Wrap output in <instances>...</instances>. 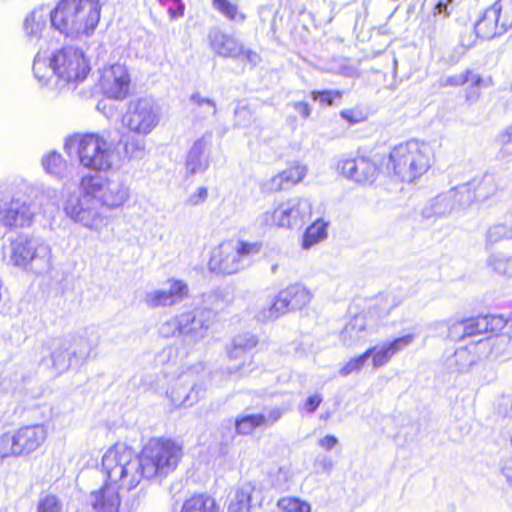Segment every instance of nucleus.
Segmentation results:
<instances>
[{
	"label": "nucleus",
	"instance_id": "9b49d317",
	"mask_svg": "<svg viewBox=\"0 0 512 512\" xmlns=\"http://www.w3.org/2000/svg\"><path fill=\"white\" fill-rule=\"evenodd\" d=\"M182 318V344L192 349L202 342L208 335V331L215 321L216 313L213 309L196 307L181 312Z\"/></svg>",
	"mask_w": 512,
	"mask_h": 512
},
{
	"label": "nucleus",
	"instance_id": "8fccbe9b",
	"mask_svg": "<svg viewBox=\"0 0 512 512\" xmlns=\"http://www.w3.org/2000/svg\"><path fill=\"white\" fill-rule=\"evenodd\" d=\"M368 356L366 352L362 353L357 357H353L349 359L342 367L339 369V375L342 377H347L348 375L359 372L364 367L365 363L368 360Z\"/></svg>",
	"mask_w": 512,
	"mask_h": 512
},
{
	"label": "nucleus",
	"instance_id": "2eb2a0df",
	"mask_svg": "<svg viewBox=\"0 0 512 512\" xmlns=\"http://www.w3.org/2000/svg\"><path fill=\"white\" fill-rule=\"evenodd\" d=\"M337 169L343 176L359 184L373 183L379 172L376 162L365 155L341 160L338 163Z\"/></svg>",
	"mask_w": 512,
	"mask_h": 512
},
{
	"label": "nucleus",
	"instance_id": "b1692460",
	"mask_svg": "<svg viewBox=\"0 0 512 512\" xmlns=\"http://www.w3.org/2000/svg\"><path fill=\"white\" fill-rule=\"evenodd\" d=\"M88 502L92 512H119L121 504L118 489L107 482L89 494Z\"/></svg>",
	"mask_w": 512,
	"mask_h": 512
},
{
	"label": "nucleus",
	"instance_id": "09e8293b",
	"mask_svg": "<svg viewBox=\"0 0 512 512\" xmlns=\"http://www.w3.org/2000/svg\"><path fill=\"white\" fill-rule=\"evenodd\" d=\"M190 101L198 107V113H203L205 116H215L217 107L215 102L210 98H205L199 93H194L190 97Z\"/></svg>",
	"mask_w": 512,
	"mask_h": 512
},
{
	"label": "nucleus",
	"instance_id": "338daca9",
	"mask_svg": "<svg viewBox=\"0 0 512 512\" xmlns=\"http://www.w3.org/2000/svg\"><path fill=\"white\" fill-rule=\"evenodd\" d=\"M337 443L338 439L333 435H326L318 441V444L326 450H332Z\"/></svg>",
	"mask_w": 512,
	"mask_h": 512
},
{
	"label": "nucleus",
	"instance_id": "423d86ee",
	"mask_svg": "<svg viewBox=\"0 0 512 512\" xmlns=\"http://www.w3.org/2000/svg\"><path fill=\"white\" fill-rule=\"evenodd\" d=\"M102 5L99 0H60L54 8L55 30L58 32H93Z\"/></svg>",
	"mask_w": 512,
	"mask_h": 512
},
{
	"label": "nucleus",
	"instance_id": "c756f323",
	"mask_svg": "<svg viewBox=\"0 0 512 512\" xmlns=\"http://www.w3.org/2000/svg\"><path fill=\"white\" fill-rule=\"evenodd\" d=\"M402 299L391 293L379 294L376 296L368 308L370 318H383L389 315L392 309L399 306Z\"/></svg>",
	"mask_w": 512,
	"mask_h": 512
},
{
	"label": "nucleus",
	"instance_id": "473e14b6",
	"mask_svg": "<svg viewBox=\"0 0 512 512\" xmlns=\"http://www.w3.org/2000/svg\"><path fill=\"white\" fill-rule=\"evenodd\" d=\"M288 312L289 310L287 308V303H285L282 295L279 292L272 299L268 307H264L257 313L256 318L261 322L274 321Z\"/></svg>",
	"mask_w": 512,
	"mask_h": 512
},
{
	"label": "nucleus",
	"instance_id": "39448f33",
	"mask_svg": "<svg viewBox=\"0 0 512 512\" xmlns=\"http://www.w3.org/2000/svg\"><path fill=\"white\" fill-rule=\"evenodd\" d=\"M432 159V149L427 143L409 140L392 148L388 168L399 180L411 183L430 169Z\"/></svg>",
	"mask_w": 512,
	"mask_h": 512
},
{
	"label": "nucleus",
	"instance_id": "ddd939ff",
	"mask_svg": "<svg viewBox=\"0 0 512 512\" xmlns=\"http://www.w3.org/2000/svg\"><path fill=\"white\" fill-rule=\"evenodd\" d=\"M492 340L490 338L480 339L465 347H460L445 359V367L452 373H467L475 366L490 349Z\"/></svg>",
	"mask_w": 512,
	"mask_h": 512
},
{
	"label": "nucleus",
	"instance_id": "c03bdc74",
	"mask_svg": "<svg viewBox=\"0 0 512 512\" xmlns=\"http://www.w3.org/2000/svg\"><path fill=\"white\" fill-rule=\"evenodd\" d=\"M36 510L37 512H63V503L54 494L41 495Z\"/></svg>",
	"mask_w": 512,
	"mask_h": 512
},
{
	"label": "nucleus",
	"instance_id": "4d7b16f0",
	"mask_svg": "<svg viewBox=\"0 0 512 512\" xmlns=\"http://www.w3.org/2000/svg\"><path fill=\"white\" fill-rule=\"evenodd\" d=\"M470 75H471V70H465L461 74H457V75H453V76H448V77H443L440 80V85L442 87H447V86H453V87L463 86L464 84L469 82Z\"/></svg>",
	"mask_w": 512,
	"mask_h": 512
},
{
	"label": "nucleus",
	"instance_id": "6ab92c4d",
	"mask_svg": "<svg viewBox=\"0 0 512 512\" xmlns=\"http://www.w3.org/2000/svg\"><path fill=\"white\" fill-rule=\"evenodd\" d=\"M13 433L19 457L29 456L38 450L48 436V430L43 424L24 425Z\"/></svg>",
	"mask_w": 512,
	"mask_h": 512
},
{
	"label": "nucleus",
	"instance_id": "e2e57ef3",
	"mask_svg": "<svg viewBox=\"0 0 512 512\" xmlns=\"http://www.w3.org/2000/svg\"><path fill=\"white\" fill-rule=\"evenodd\" d=\"M283 415V410L280 408L271 409L266 415L263 414V426L270 427L275 424Z\"/></svg>",
	"mask_w": 512,
	"mask_h": 512
},
{
	"label": "nucleus",
	"instance_id": "603ef678",
	"mask_svg": "<svg viewBox=\"0 0 512 512\" xmlns=\"http://www.w3.org/2000/svg\"><path fill=\"white\" fill-rule=\"evenodd\" d=\"M256 345V337L250 333H244L233 338L231 347H233V353L235 354L237 350L241 349L250 352Z\"/></svg>",
	"mask_w": 512,
	"mask_h": 512
},
{
	"label": "nucleus",
	"instance_id": "f03ea898",
	"mask_svg": "<svg viewBox=\"0 0 512 512\" xmlns=\"http://www.w3.org/2000/svg\"><path fill=\"white\" fill-rule=\"evenodd\" d=\"M129 199L130 189L119 178L86 175L80 180L79 193L65 199L63 211L73 223L99 235L109 224L104 211L120 209Z\"/></svg>",
	"mask_w": 512,
	"mask_h": 512
},
{
	"label": "nucleus",
	"instance_id": "680f3d73",
	"mask_svg": "<svg viewBox=\"0 0 512 512\" xmlns=\"http://www.w3.org/2000/svg\"><path fill=\"white\" fill-rule=\"evenodd\" d=\"M343 119L348 121L350 124H356L364 120V115L361 111L356 109H346L340 112Z\"/></svg>",
	"mask_w": 512,
	"mask_h": 512
},
{
	"label": "nucleus",
	"instance_id": "864d4df0",
	"mask_svg": "<svg viewBox=\"0 0 512 512\" xmlns=\"http://www.w3.org/2000/svg\"><path fill=\"white\" fill-rule=\"evenodd\" d=\"M235 125L249 127L254 122V112L248 105H238L234 112Z\"/></svg>",
	"mask_w": 512,
	"mask_h": 512
},
{
	"label": "nucleus",
	"instance_id": "7c9ffc66",
	"mask_svg": "<svg viewBox=\"0 0 512 512\" xmlns=\"http://www.w3.org/2000/svg\"><path fill=\"white\" fill-rule=\"evenodd\" d=\"M486 265L496 275L512 278V253L494 252L488 256Z\"/></svg>",
	"mask_w": 512,
	"mask_h": 512
},
{
	"label": "nucleus",
	"instance_id": "412c9836",
	"mask_svg": "<svg viewBox=\"0 0 512 512\" xmlns=\"http://www.w3.org/2000/svg\"><path fill=\"white\" fill-rule=\"evenodd\" d=\"M209 267L214 272L227 275L245 269L234 248L233 242L222 243L213 251Z\"/></svg>",
	"mask_w": 512,
	"mask_h": 512
},
{
	"label": "nucleus",
	"instance_id": "f257e3e1",
	"mask_svg": "<svg viewBox=\"0 0 512 512\" xmlns=\"http://www.w3.org/2000/svg\"><path fill=\"white\" fill-rule=\"evenodd\" d=\"M183 451L176 441L166 438L151 439L136 454L123 443L110 447L102 457V471L106 482L132 490L143 480H162L176 470Z\"/></svg>",
	"mask_w": 512,
	"mask_h": 512
},
{
	"label": "nucleus",
	"instance_id": "774afa93",
	"mask_svg": "<svg viewBox=\"0 0 512 512\" xmlns=\"http://www.w3.org/2000/svg\"><path fill=\"white\" fill-rule=\"evenodd\" d=\"M479 34H464V37L461 39V46L463 47V52L470 48L474 42L476 41Z\"/></svg>",
	"mask_w": 512,
	"mask_h": 512
},
{
	"label": "nucleus",
	"instance_id": "79ce46f5",
	"mask_svg": "<svg viewBox=\"0 0 512 512\" xmlns=\"http://www.w3.org/2000/svg\"><path fill=\"white\" fill-rule=\"evenodd\" d=\"M501 10L499 2L495 3L492 7L488 8L483 18L476 23V30H492L498 26L499 12Z\"/></svg>",
	"mask_w": 512,
	"mask_h": 512
},
{
	"label": "nucleus",
	"instance_id": "5701e85b",
	"mask_svg": "<svg viewBox=\"0 0 512 512\" xmlns=\"http://www.w3.org/2000/svg\"><path fill=\"white\" fill-rule=\"evenodd\" d=\"M374 331L375 326L368 320L366 315H356L341 331L340 340L344 346L353 348L365 342Z\"/></svg>",
	"mask_w": 512,
	"mask_h": 512
},
{
	"label": "nucleus",
	"instance_id": "393cba45",
	"mask_svg": "<svg viewBox=\"0 0 512 512\" xmlns=\"http://www.w3.org/2000/svg\"><path fill=\"white\" fill-rule=\"evenodd\" d=\"M54 9L50 10L45 6H39L28 13L23 21V28L26 32H42L48 27L55 29Z\"/></svg>",
	"mask_w": 512,
	"mask_h": 512
},
{
	"label": "nucleus",
	"instance_id": "1a4fd4ad",
	"mask_svg": "<svg viewBox=\"0 0 512 512\" xmlns=\"http://www.w3.org/2000/svg\"><path fill=\"white\" fill-rule=\"evenodd\" d=\"M97 346L96 340L82 336H65L53 340L51 346L52 368L56 375L82 366Z\"/></svg>",
	"mask_w": 512,
	"mask_h": 512
},
{
	"label": "nucleus",
	"instance_id": "2f4dec72",
	"mask_svg": "<svg viewBox=\"0 0 512 512\" xmlns=\"http://www.w3.org/2000/svg\"><path fill=\"white\" fill-rule=\"evenodd\" d=\"M180 512H218V506L212 497L197 494L183 503Z\"/></svg>",
	"mask_w": 512,
	"mask_h": 512
},
{
	"label": "nucleus",
	"instance_id": "3c124183",
	"mask_svg": "<svg viewBox=\"0 0 512 512\" xmlns=\"http://www.w3.org/2000/svg\"><path fill=\"white\" fill-rule=\"evenodd\" d=\"M311 96L313 100L318 101L320 105L332 106L342 99V92L339 90L313 91Z\"/></svg>",
	"mask_w": 512,
	"mask_h": 512
},
{
	"label": "nucleus",
	"instance_id": "49530a36",
	"mask_svg": "<svg viewBox=\"0 0 512 512\" xmlns=\"http://www.w3.org/2000/svg\"><path fill=\"white\" fill-rule=\"evenodd\" d=\"M14 433H3L0 435V459L19 457L16 448Z\"/></svg>",
	"mask_w": 512,
	"mask_h": 512
},
{
	"label": "nucleus",
	"instance_id": "6e6d98bb",
	"mask_svg": "<svg viewBox=\"0 0 512 512\" xmlns=\"http://www.w3.org/2000/svg\"><path fill=\"white\" fill-rule=\"evenodd\" d=\"M262 189L266 192L272 193L288 189V185L284 180L282 172H279L278 174L272 176L270 179L266 180L262 185Z\"/></svg>",
	"mask_w": 512,
	"mask_h": 512
},
{
	"label": "nucleus",
	"instance_id": "9d476101",
	"mask_svg": "<svg viewBox=\"0 0 512 512\" xmlns=\"http://www.w3.org/2000/svg\"><path fill=\"white\" fill-rule=\"evenodd\" d=\"M161 119L157 104L150 98H139L129 102L122 117V125L130 133L149 135Z\"/></svg>",
	"mask_w": 512,
	"mask_h": 512
},
{
	"label": "nucleus",
	"instance_id": "a211bd4d",
	"mask_svg": "<svg viewBox=\"0 0 512 512\" xmlns=\"http://www.w3.org/2000/svg\"><path fill=\"white\" fill-rule=\"evenodd\" d=\"M312 215V204L307 198L296 197L278 205L281 227L300 228Z\"/></svg>",
	"mask_w": 512,
	"mask_h": 512
},
{
	"label": "nucleus",
	"instance_id": "bb28decb",
	"mask_svg": "<svg viewBox=\"0 0 512 512\" xmlns=\"http://www.w3.org/2000/svg\"><path fill=\"white\" fill-rule=\"evenodd\" d=\"M213 50L223 57H238L243 52V45L233 34H213L211 37Z\"/></svg>",
	"mask_w": 512,
	"mask_h": 512
},
{
	"label": "nucleus",
	"instance_id": "5fc2aeb1",
	"mask_svg": "<svg viewBox=\"0 0 512 512\" xmlns=\"http://www.w3.org/2000/svg\"><path fill=\"white\" fill-rule=\"evenodd\" d=\"M256 222L260 227H281V218L278 217V206L273 211L261 213L257 217Z\"/></svg>",
	"mask_w": 512,
	"mask_h": 512
},
{
	"label": "nucleus",
	"instance_id": "0eeeda50",
	"mask_svg": "<svg viewBox=\"0 0 512 512\" xmlns=\"http://www.w3.org/2000/svg\"><path fill=\"white\" fill-rule=\"evenodd\" d=\"M44 191L39 188L17 190L0 199V222L8 228L30 226L37 209L44 205Z\"/></svg>",
	"mask_w": 512,
	"mask_h": 512
},
{
	"label": "nucleus",
	"instance_id": "4468645a",
	"mask_svg": "<svg viewBox=\"0 0 512 512\" xmlns=\"http://www.w3.org/2000/svg\"><path fill=\"white\" fill-rule=\"evenodd\" d=\"M131 78L127 68L114 64L101 72L100 87L104 95L115 100H123L129 93Z\"/></svg>",
	"mask_w": 512,
	"mask_h": 512
},
{
	"label": "nucleus",
	"instance_id": "69168bd1",
	"mask_svg": "<svg viewBox=\"0 0 512 512\" xmlns=\"http://www.w3.org/2000/svg\"><path fill=\"white\" fill-rule=\"evenodd\" d=\"M333 71L336 72L337 74L349 78L355 77L357 75L356 68L346 63L340 64L339 67L337 69H334Z\"/></svg>",
	"mask_w": 512,
	"mask_h": 512
},
{
	"label": "nucleus",
	"instance_id": "dca6fc26",
	"mask_svg": "<svg viewBox=\"0 0 512 512\" xmlns=\"http://www.w3.org/2000/svg\"><path fill=\"white\" fill-rule=\"evenodd\" d=\"M168 287L147 291L144 296V303L149 308L174 306L182 302L188 295V286L185 282L170 279Z\"/></svg>",
	"mask_w": 512,
	"mask_h": 512
},
{
	"label": "nucleus",
	"instance_id": "c85d7f7f",
	"mask_svg": "<svg viewBox=\"0 0 512 512\" xmlns=\"http://www.w3.org/2000/svg\"><path fill=\"white\" fill-rule=\"evenodd\" d=\"M133 133L123 134L120 143L123 145L124 158L127 160H141L146 156V137Z\"/></svg>",
	"mask_w": 512,
	"mask_h": 512
},
{
	"label": "nucleus",
	"instance_id": "de8ad7c7",
	"mask_svg": "<svg viewBox=\"0 0 512 512\" xmlns=\"http://www.w3.org/2000/svg\"><path fill=\"white\" fill-rule=\"evenodd\" d=\"M278 507L285 512H310L308 503L294 497H284L278 501Z\"/></svg>",
	"mask_w": 512,
	"mask_h": 512
},
{
	"label": "nucleus",
	"instance_id": "0e129e2a",
	"mask_svg": "<svg viewBox=\"0 0 512 512\" xmlns=\"http://www.w3.org/2000/svg\"><path fill=\"white\" fill-rule=\"evenodd\" d=\"M291 106L304 119H307L311 115V107L307 102H293Z\"/></svg>",
	"mask_w": 512,
	"mask_h": 512
},
{
	"label": "nucleus",
	"instance_id": "58836bf2",
	"mask_svg": "<svg viewBox=\"0 0 512 512\" xmlns=\"http://www.w3.org/2000/svg\"><path fill=\"white\" fill-rule=\"evenodd\" d=\"M512 239V227L503 223L490 226L485 235V246H493L503 240Z\"/></svg>",
	"mask_w": 512,
	"mask_h": 512
},
{
	"label": "nucleus",
	"instance_id": "6e6552de",
	"mask_svg": "<svg viewBox=\"0 0 512 512\" xmlns=\"http://www.w3.org/2000/svg\"><path fill=\"white\" fill-rule=\"evenodd\" d=\"M76 146L80 164L90 170L106 171L113 167L116 155L112 143L96 133L70 138L65 149Z\"/></svg>",
	"mask_w": 512,
	"mask_h": 512
},
{
	"label": "nucleus",
	"instance_id": "a19ab883",
	"mask_svg": "<svg viewBox=\"0 0 512 512\" xmlns=\"http://www.w3.org/2000/svg\"><path fill=\"white\" fill-rule=\"evenodd\" d=\"M288 188L300 183L307 175L308 168L300 162L291 163L285 170L281 171Z\"/></svg>",
	"mask_w": 512,
	"mask_h": 512
},
{
	"label": "nucleus",
	"instance_id": "7ed1b4c3",
	"mask_svg": "<svg viewBox=\"0 0 512 512\" xmlns=\"http://www.w3.org/2000/svg\"><path fill=\"white\" fill-rule=\"evenodd\" d=\"M90 70L88 56L74 46L62 47L49 56L39 51L33 62L34 76L42 84L55 76L63 84L77 86L87 78Z\"/></svg>",
	"mask_w": 512,
	"mask_h": 512
},
{
	"label": "nucleus",
	"instance_id": "f704fd0d",
	"mask_svg": "<svg viewBox=\"0 0 512 512\" xmlns=\"http://www.w3.org/2000/svg\"><path fill=\"white\" fill-rule=\"evenodd\" d=\"M251 492L252 488L249 485L236 490L228 505L229 512H249Z\"/></svg>",
	"mask_w": 512,
	"mask_h": 512
},
{
	"label": "nucleus",
	"instance_id": "ea45409f",
	"mask_svg": "<svg viewBox=\"0 0 512 512\" xmlns=\"http://www.w3.org/2000/svg\"><path fill=\"white\" fill-rule=\"evenodd\" d=\"M228 355L230 360H241L239 365L229 367V371L231 374H240L241 376L247 375L252 371V359L250 352L241 349L237 350V352L233 353V347H230L228 350Z\"/></svg>",
	"mask_w": 512,
	"mask_h": 512
},
{
	"label": "nucleus",
	"instance_id": "bf43d9fd",
	"mask_svg": "<svg viewBox=\"0 0 512 512\" xmlns=\"http://www.w3.org/2000/svg\"><path fill=\"white\" fill-rule=\"evenodd\" d=\"M208 197V189L206 187H199L192 193L185 201L187 206H197L206 201Z\"/></svg>",
	"mask_w": 512,
	"mask_h": 512
},
{
	"label": "nucleus",
	"instance_id": "4be33fe9",
	"mask_svg": "<svg viewBox=\"0 0 512 512\" xmlns=\"http://www.w3.org/2000/svg\"><path fill=\"white\" fill-rule=\"evenodd\" d=\"M212 134L208 133L197 139L187 153L185 170L188 175L204 173L210 165L209 147Z\"/></svg>",
	"mask_w": 512,
	"mask_h": 512
},
{
	"label": "nucleus",
	"instance_id": "f3484780",
	"mask_svg": "<svg viewBox=\"0 0 512 512\" xmlns=\"http://www.w3.org/2000/svg\"><path fill=\"white\" fill-rule=\"evenodd\" d=\"M203 389L197 385L190 373L181 374L166 394L175 408L191 407L202 397Z\"/></svg>",
	"mask_w": 512,
	"mask_h": 512
},
{
	"label": "nucleus",
	"instance_id": "e433bc0d",
	"mask_svg": "<svg viewBox=\"0 0 512 512\" xmlns=\"http://www.w3.org/2000/svg\"><path fill=\"white\" fill-rule=\"evenodd\" d=\"M42 166L47 173L55 177H61L66 170V161L60 153L51 151L43 156Z\"/></svg>",
	"mask_w": 512,
	"mask_h": 512
},
{
	"label": "nucleus",
	"instance_id": "f8f14e48",
	"mask_svg": "<svg viewBox=\"0 0 512 512\" xmlns=\"http://www.w3.org/2000/svg\"><path fill=\"white\" fill-rule=\"evenodd\" d=\"M475 199L469 184L460 185L445 194L435 197L428 206L423 209L424 218L440 217L452 212L456 205L466 206Z\"/></svg>",
	"mask_w": 512,
	"mask_h": 512
},
{
	"label": "nucleus",
	"instance_id": "a18cd8bd",
	"mask_svg": "<svg viewBox=\"0 0 512 512\" xmlns=\"http://www.w3.org/2000/svg\"><path fill=\"white\" fill-rule=\"evenodd\" d=\"M216 10L222 13L227 19L235 22L244 20V15L240 13L237 7L227 0H212Z\"/></svg>",
	"mask_w": 512,
	"mask_h": 512
},
{
	"label": "nucleus",
	"instance_id": "cd10ccee",
	"mask_svg": "<svg viewBox=\"0 0 512 512\" xmlns=\"http://www.w3.org/2000/svg\"><path fill=\"white\" fill-rule=\"evenodd\" d=\"M501 324L502 321L500 318L491 315L465 319L464 334H466L467 337H472L489 331H495Z\"/></svg>",
	"mask_w": 512,
	"mask_h": 512
},
{
	"label": "nucleus",
	"instance_id": "37998d69",
	"mask_svg": "<svg viewBox=\"0 0 512 512\" xmlns=\"http://www.w3.org/2000/svg\"><path fill=\"white\" fill-rule=\"evenodd\" d=\"M182 328V318L181 313H179L173 318L162 323L159 328V333L165 338L178 336L182 340Z\"/></svg>",
	"mask_w": 512,
	"mask_h": 512
},
{
	"label": "nucleus",
	"instance_id": "aec40b11",
	"mask_svg": "<svg viewBox=\"0 0 512 512\" xmlns=\"http://www.w3.org/2000/svg\"><path fill=\"white\" fill-rule=\"evenodd\" d=\"M414 339L413 334H407L372 346L365 352L368 358L371 357L373 368L379 369L388 364L396 354L406 349Z\"/></svg>",
	"mask_w": 512,
	"mask_h": 512
},
{
	"label": "nucleus",
	"instance_id": "72a5a7b5",
	"mask_svg": "<svg viewBox=\"0 0 512 512\" xmlns=\"http://www.w3.org/2000/svg\"><path fill=\"white\" fill-rule=\"evenodd\" d=\"M328 223L318 218L305 231L302 246L305 249L310 248L316 243L327 237Z\"/></svg>",
	"mask_w": 512,
	"mask_h": 512
},
{
	"label": "nucleus",
	"instance_id": "4c0bfd02",
	"mask_svg": "<svg viewBox=\"0 0 512 512\" xmlns=\"http://www.w3.org/2000/svg\"><path fill=\"white\" fill-rule=\"evenodd\" d=\"M263 414H245L235 419V429L240 435H248L254 429L263 426Z\"/></svg>",
	"mask_w": 512,
	"mask_h": 512
},
{
	"label": "nucleus",
	"instance_id": "13d9d810",
	"mask_svg": "<svg viewBox=\"0 0 512 512\" xmlns=\"http://www.w3.org/2000/svg\"><path fill=\"white\" fill-rule=\"evenodd\" d=\"M447 328V336L452 340H461L467 337L464 334V320L449 322Z\"/></svg>",
	"mask_w": 512,
	"mask_h": 512
},
{
	"label": "nucleus",
	"instance_id": "20e7f679",
	"mask_svg": "<svg viewBox=\"0 0 512 512\" xmlns=\"http://www.w3.org/2000/svg\"><path fill=\"white\" fill-rule=\"evenodd\" d=\"M9 264L35 275H44L53 268L51 245L42 237L20 234L10 241Z\"/></svg>",
	"mask_w": 512,
	"mask_h": 512
},
{
	"label": "nucleus",
	"instance_id": "c9c22d12",
	"mask_svg": "<svg viewBox=\"0 0 512 512\" xmlns=\"http://www.w3.org/2000/svg\"><path fill=\"white\" fill-rule=\"evenodd\" d=\"M233 245L244 268L250 266L251 258L258 255L262 250L261 242H248L244 240H238L233 243Z\"/></svg>",
	"mask_w": 512,
	"mask_h": 512
},
{
	"label": "nucleus",
	"instance_id": "a878e982",
	"mask_svg": "<svg viewBox=\"0 0 512 512\" xmlns=\"http://www.w3.org/2000/svg\"><path fill=\"white\" fill-rule=\"evenodd\" d=\"M287 308L290 311L301 310L307 307L312 298V292L302 284L295 283L280 291Z\"/></svg>",
	"mask_w": 512,
	"mask_h": 512
},
{
	"label": "nucleus",
	"instance_id": "052dcab7",
	"mask_svg": "<svg viewBox=\"0 0 512 512\" xmlns=\"http://www.w3.org/2000/svg\"><path fill=\"white\" fill-rule=\"evenodd\" d=\"M322 401H323L322 395L319 393H316V394L309 396L305 400L303 407L307 413L312 414L317 410V408L320 406Z\"/></svg>",
	"mask_w": 512,
	"mask_h": 512
}]
</instances>
